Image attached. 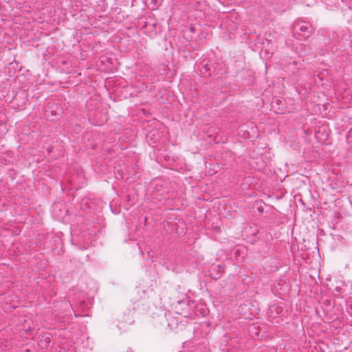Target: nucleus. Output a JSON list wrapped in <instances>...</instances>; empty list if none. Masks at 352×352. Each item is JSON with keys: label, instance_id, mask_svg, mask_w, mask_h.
Instances as JSON below:
<instances>
[{"label": "nucleus", "instance_id": "nucleus-2", "mask_svg": "<svg viewBox=\"0 0 352 352\" xmlns=\"http://www.w3.org/2000/svg\"><path fill=\"white\" fill-rule=\"evenodd\" d=\"M155 23L151 19L141 18L138 21V27L144 32H152L155 30Z\"/></svg>", "mask_w": 352, "mask_h": 352}, {"label": "nucleus", "instance_id": "nucleus-5", "mask_svg": "<svg viewBox=\"0 0 352 352\" xmlns=\"http://www.w3.org/2000/svg\"><path fill=\"white\" fill-rule=\"evenodd\" d=\"M296 65V62H293L292 63H289L287 67V69L288 71H292V73L293 74H296L297 71L295 70V69H293V67Z\"/></svg>", "mask_w": 352, "mask_h": 352}, {"label": "nucleus", "instance_id": "nucleus-8", "mask_svg": "<svg viewBox=\"0 0 352 352\" xmlns=\"http://www.w3.org/2000/svg\"><path fill=\"white\" fill-rule=\"evenodd\" d=\"M130 241H131L130 234H129L128 236H124L122 237V241L124 243H129V242Z\"/></svg>", "mask_w": 352, "mask_h": 352}, {"label": "nucleus", "instance_id": "nucleus-7", "mask_svg": "<svg viewBox=\"0 0 352 352\" xmlns=\"http://www.w3.org/2000/svg\"><path fill=\"white\" fill-rule=\"evenodd\" d=\"M209 69H207L205 67V66H203V69H201V74L204 76H210V72H208Z\"/></svg>", "mask_w": 352, "mask_h": 352}, {"label": "nucleus", "instance_id": "nucleus-3", "mask_svg": "<svg viewBox=\"0 0 352 352\" xmlns=\"http://www.w3.org/2000/svg\"><path fill=\"white\" fill-rule=\"evenodd\" d=\"M52 335L49 332L43 333L38 337V345L41 349H47L51 342Z\"/></svg>", "mask_w": 352, "mask_h": 352}, {"label": "nucleus", "instance_id": "nucleus-6", "mask_svg": "<svg viewBox=\"0 0 352 352\" xmlns=\"http://www.w3.org/2000/svg\"><path fill=\"white\" fill-rule=\"evenodd\" d=\"M55 107H56V109L51 110V114H52V116H55L54 119H56L57 116L59 115V113H58L57 111L59 110L60 108L58 105H56Z\"/></svg>", "mask_w": 352, "mask_h": 352}, {"label": "nucleus", "instance_id": "nucleus-4", "mask_svg": "<svg viewBox=\"0 0 352 352\" xmlns=\"http://www.w3.org/2000/svg\"><path fill=\"white\" fill-rule=\"evenodd\" d=\"M140 63H137V67L135 68V72H139V75L140 76L146 75V74L148 73L150 67L147 65H145L143 67L139 65Z\"/></svg>", "mask_w": 352, "mask_h": 352}, {"label": "nucleus", "instance_id": "nucleus-9", "mask_svg": "<svg viewBox=\"0 0 352 352\" xmlns=\"http://www.w3.org/2000/svg\"><path fill=\"white\" fill-rule=\"evenodd\" d=\"M273 309H276V312H277L278 314L279 312H280V311H281V310H282V309H281L280 307H274V306H272V307H271V308H270V309H271V311H272Z\"/></svg>", "mask_w": 352, "mask_h": 352}, {"label": "nucleus", "instance_id": "nucleus-1", "mask_svg": "<svg viewBox=\"0 0 352 352\" xmlns=\"http://www.w3.org/2000/svg\"><path fill=\"white\" fill-rule=\"evenodd\" d=\"M293 32L298 39L308 38L311 34V25L306 21H296L293 25Z\"/></svg>", "mask_w": 352, "mask_h": 352}, {"label": "nucleus", "instance_id": "nucleus-10", "mask_svg": "<svg viewBox=\"0 0 352 352\" xmlns=\"http://www.w3.org/2000/svg\"><path fill=\"white\" fill-rule=\"evenodd\" d=\"M335 290L338 292V293H341L342 292V287L340 285H338L335 287Z\"/></svg>", "mask_w": 352, "mask_h": 352}]
</instances>
